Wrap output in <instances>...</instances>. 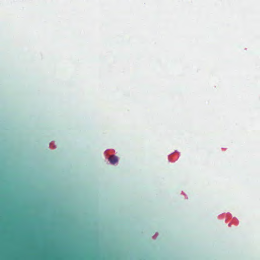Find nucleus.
Segmentation results:
<instances>
[{"instance_id": "nucleus-1", "label": "nucleus", "mask_w": 260, "mask_h": 260, "mask_svg": "<svg viewBox=\"0 0 260 260\" xmlns=\"http://www.w3.org/2000/svg\"><path fill=\"white\" fill-rule=\"evenodd\" d=\"M109 160L112 164H115L118 161V158L115 155H111L109 157Z\"/></svg>"}]
</instances>
